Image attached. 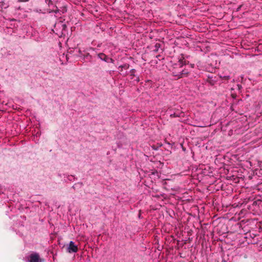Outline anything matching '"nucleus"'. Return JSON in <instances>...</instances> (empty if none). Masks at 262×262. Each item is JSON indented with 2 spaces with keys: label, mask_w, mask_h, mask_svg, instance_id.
<instances>
[{
  "label": "nucleus",
  "mask_w": 262,
  "mask_h": 262,
  "mask_svg": "<svg viewBox=\"0 0 262 262\" xmlns=\"http://www.w3.org/2000/svg\"><path fill=\"white\" fill-rule=\"evenodd\" d=\"M72 178H73L74 179H75V177H74V176H69L68 177V179L70 180V181H72Z\"/></svg>",
  "instance_id": "nucleus-15"
},
{
  "label": "nucleus",
  "mask_w": 262,
  "mask_h": 262,
  "mask_svg": "<svg viewBox=\"0 0 262 262\" xmlns=\"http://www.w3.org/2000/svg\"><path fill=\"white\" fill-rule=\"evenodd\" d=\"M136 72V70L134 69H133L130 70V76L134 77L135 76V73ZM132 79H133V77H132Z\"/></svg>",
  "instance_id": "nucleus-12"
},
{
  "label": "nucleus",
  "mask_w": 262,
  "mask_h": 262,
  "mask_svg": "<svg viewBox=\"0 0 262 262\" xmlns=\"http://www.w3.org/2000/svg\"><path fill=\"white\" fill-rule=\"evenodd\" d=\"M67 28V26L66 24H62V30H66Z\"/></svg>",
  "instance_id": "nucleus-13"
},
{
  "label": "nucleus",
  "mask_w": 262,
  "mask_h": 262,
  "mask_svg": "<svg viewBox=\"0 0 262 262\" xmlns=\"http://www.w3.org/2000/svg\"><path fill=\"white\" fill-rule=\"evenodd\" d=\"M241 7V6H240L237 8V11H238V10L240 9Z\"/></svg>",
  "instance_id": "nucleus-20"
},
{
  "label": "nucleus",
  "mask_w": 262,
  "mask_h": 262,
  "mask_svg": "<svg viewBox=\"0 0 262 262\" xmlns=\"http://www.w3.org/2000/svg\"><path fill=\"white\" fill-rule=\"evenodd\" d=\"M27 0H19V2H27Z\"/></svg>",
  "instance_id": "nucleus-19"
},
{
  "label": "nucleus",
  "mask_w": 262,
  "mask_h": 262,
  "mask_svg": "<svg viewBox=\"0 0 262 262\" xmlns=\"http://www.w3.org/2000/svg\"><path fill=\"white\" fill-rule=\"evenodd\" d=\"M79 53H80V56L82 57V56H83V59H87L88 60H89L90 61H91V60L92 59V56L91 55H90L89 53H86V54H82V53H81V50H79Z\"/></svg>",
  "instance_id": "nucleus-6"
},
{
  "label": "nucleus",
  "mask_w": 262,
  "mask_h": 262,
  "mask_svg": "<svg viewBox=\"0 0 262 262\" xmlns=\"http://www.w3.org/2000/svg\"><path fill=\"white\" fill-rule=\"evenodd\" d=\"M78 251V247L73 241H71L67 248V251L69 253H75Z\"/></svg>",
  "instance_id": "nucleus-4"
},
{
  "label": "nucleus",
  "mask_w": 262,
  "mask_h": 262,
  "mask_svg": "<svg viewBox=\"0 0 262 262\" xmlns=\"http://www.w3.org/2000/svg\"><path fill=\"white\" fill-rule=\"evenodd\" d=\"M182 71H183V72L181 73V78L183 77L184 76H187L189 73L188 70H187L185 69H183V68H182Z\"/></svg>",
  "instance_id": "nucleus-7"
},
{
  "label": "nucleus",
  "mask_w": 262,
  "mask_h": 262,
  "mask_svg": "<svg viewBox=\"0 0 262 262\" xmlns=\"http://www.w3.org/2000/svg\"><path fill=\"white\" fill-rule=\"evenodd\" d=\"M151 147L154 150H158L159 146H156V145H154L151 146Z\"/></svg>",
  "instance_id": "nucleus-14"
},
{
  "label": "nucleus",
  "mask_w": 262,
  "mask_h": 262,
  "mask_svg": "<svg viewBox=\"0 0 262 262\" xmlns=\"http://www.w3.org/2000/svg\"><path fill=\"white\" fill-rule=\"evenodd\" d=\"M136 81H137V82H139V77H137Z\"/></svg>",
  "instance_id": "nucleus-18"
},
{
  "label": "nucleus",
  "mask_w": 262,
  "mask_h": 262,
  "mask_svg": "<svg viewBox=\"0 0 262 262\" xmlns=\"http://www.w3.org/2000/svg\"><path fill=\"white\" fill-rule=\"evenodd\" d=\"M28 261L29 262H42L44 259L40 257L38 253L33 252L28 257Z\"/></svg>",
  "instance_id": "nucleus-2"
},
{
  "label": "nucleus",
  "mask_w": 262,
  "mask_h": 262,
  "mask_svg": "<svg viewBox=\"0 0 262 262\" xmlns=\"http://www.w3.org/2000/svg\"><path fill=\"white\" fill-rule=\"evenodd\" d=\"M220 77L222 79V80H225L224 81L225 82L226 81H228L229 79H230V76L229 75H227V76H222V75H220Z\"/></svg>",
  "instance_id": "nucleus-10"
},
{
  "label": "nucleus",
  "mask_w": 262,
  "mask_h": 262,
  "mask_svg": "<svg viewBox=\"0 0 262 262\" xmlns=\"http://www.w3.org/2000/svg\"><path fill=\"white\" fill-rule=\"evenodd\" d=\"M231 96L233 99H235L236 98V95L235 94H232Z\"/></svg>",
  "instance_id": "nucleus-16"
},
{
  "label": "nucleus",
  "mask_w": 262,
  "mask_h": 262,
  "mask_svg": "<svg viewBox=\"0 0 262 262\" xmlns=\"http://www.w3.org/2000/svg\"><path fill=\"white\" fill-rule=\"evenodd\" d=\"M237 87H238V89L239 90H241V89H242V85H240V84H237Z\"/></svg>",
  "instance_id": "nucleus-17"
},
{
  "label": "nucleus",
  "mask_w": 262,
  "mask_h": 262,
  "mask_svg": "<svg viewBox=\"0 0 262 262\" xmlns=\"http://www.w3.org/2000/svg\"><path fill=\"white\" fill-rule=\"evenodd\" d=\"M83 185V184L81 182H80V183H78L77 184H75L73 186H72V188L74 189H76V187L77 186H79V187H82V186Z\"/></svg>",
  "instance_id": "nucleus-11"
},
{
  "label": "nucleus",
  "mask_w": 262,
  "mask_h": 262,
  "mask_svg": "<svg viewBox=\"0 0 262 262\" xmlns=\"http://www.w3.org/2000/svg\"><path fill=\"white\" fill-rule=\"evenodd\" d=\"M182 113H174L170 115V117H180Z\"/></svg>",
  "instance_id": "nucleus-9"
},
{
  "label": "nucleus",
  "mask_w": 262,
  "mask_h": 262,
  "mask_svg": "<svg viewBox=\"0 0 262 262\" xmlns=\"http://www.w3.org/2000/svg\"><path fill=\"white\" fill-rule=\"evenodd\" d=\"M161 47V44L159 43H156L154 46V51L155 52H157L159 50V49Z\"/></svg>",
  "instance_id": "nucleus-8"
},
{
  "label": "nucleus",
  "mask_w": 262,
  "mask_h": 262,
  "mask_svg": "<svg viewBox=\"0 0 262 262\" xmlns=\"http://www.w3.org/2000/svg\"><path fill=\"white\" fill-rule=\"evenodd\" d=\"M129 64H127V63H125V64H124L123 65H121L120 66H119V69H121V70H120L121 74H123L124 76H126L127 74V72H123V69H128L129 68Z\"/></svg>",
  "instance_id": "nucleus-5"
},
{
  "label": "nucleus",
  "mask_w": 262,
  "mask_h": 262,
  "mask_svg": "<svg viewBox=\"0 0 262 262\" xmlns=\"http://www.w3.org/2000/svg\"><path fill=\"white\" fill-rule=\"evenodd\" d=\"M97 56L101 60L104 61L107 63H114V60L111 58H110L107 55L103 53H100L97 54Z\"/></svg>",
  "instance_id": "nucleus-3"
},
{
  "label": "nucleus",
  "mask_w": 262,
  "mask_h": 262,
  "mask_svg": "<svg viewBox=\"0 0 262 262\" xmlns=\"http://www.w3.org/2000/svg\"><path fill=\"white\" fill-rule=\"evenodd\" d=\"M184 64H186V61L183 59H181L177 63H174L170 69L173 76L180 78L181 73L183 72L182 68Z\"/></svg>",
  "instance_id": "nucleus-1"
}]
</instances>
